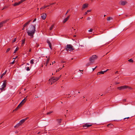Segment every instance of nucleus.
<instances>
[{"instance_id":"obj_1","label":"nucleus","mask_w":135,"mask_h":135,"mask_svg":"<svg viewBox=\"0 0 135 135\" xmlns=\"http://www.w3.org/2000/svg\"><path fill=\"white\" fill-rule=\"evenodd\" d=\"M36 25H30L28 27V29H27V32L28 35L30 36L31 38H33V35L36 31Z\"/></svg>"},{"instance_id":"obj_2","label":"nucleus","mask_w":135,"mask_h":135,"mask_svg":"<svg viewBox=\"0 0 135 135\" xmlns=\"http://www.w3.org/2000/svg\"><path fill=\"white\" fill-rule=\"evenodd\" d=\"M65 49L67 51H73L74 50L72 45L71 44H68L65 46Z\"/></svg>"},{"instance_id":"obj_3","label":"nucleus","mask_w":135,"mask_h":135,"mask_svg":"<svg viewBox=\"0 0 135 135\" xmlns=\"http://www.w3.org/2000/svg\"><path fill=\"white\" fill-rule=\"evenodd\" d=\"M128 88L129 89H131V87L126 85H124L117 88V89L120 90L125 89Z\"/></svg>"},{"instance_id":"obj_4","label":"nucleus","mask_w":135,"mask_h":135,"mask_svg":"<svg viewBox=\"0 0 135 135\" xmlns=\"http://www.w3.org/2000/svg\"><path fill=\"white\" fill-rule=\"evenodd\" d=\"M97 57L96 55L92 56L90 58L89 60L93 62V61L97 59Z\"/></svg>"},{"instance_id":"obj_5","label":"nucleus","mask_w":135,"mask_h":135,"mask_svg":"<svg viewBox=\"0 0 135 135\" xmlns=\"http://www.w3.org/2000/svg\"><path fill=\"white\" fill-rule=\"evenodd\" d=\"M6 81H4L3 84L2 85V87L0 88V90L1 91H2L4 89L6 85Z\"/></svg>"},{"instance_id":"obj_6","label":"nucleus","mask_w":135,"mask_h":135,"mask_svg":"<svg viewBox=\"0 0 135 135\" xmlns=\"http://www.w3.org/2000/svg\"><path fill=\"white\" fill-rule=\"evenodd\" d=\"M59 79V78H58V77H56L55 78H54V77H52L51 79L49 80H52L53 82H55L57 81Z\"/></svg>"},{"instance_id":"obj_7","label":"nucleus","mask_w":135,"mask_h":135,"mask_svg":"<svg viewBox=\"0 0 135 135\" xmlns=\"http://www.w3.org/2000/svg\"><path fill=\"white\" fill-rule=\"evenodd\" d=\"M92 124H88L87 123H86L83 126V127L85 128H87L91 126Z\"/></svg>"},{"instance_id":"obj_8","label":"nucleus","mask_w":135,"mask_h":135,"mask_svg":"<svg viewBox=\"0 0 135 135\" xmlns=\"http://www.w3.org/2000/svg\"><path fill=\"white\" fill-rule=\"evenodd\" d=\"M46 17V15L45 13H44L42 14L41 17L42 19L44 20Z\"/></svg>"},{"instance_id":"obj_9","label":"nucleus","mask_w":135,"mask_h":135,"mask_svg":"<svg viewBox=\"0 0 135 135\" xmlns=\"http://www.w3.org/2000/svg\"><path fill=\"white\" fill-rule=\"evenodd\" d=\"M47 42L48 43V44L49 45V46L51 49V50L52 49V46H51V43L50 42V41L48 40H47Z\"/></svg>"},{"instance_id":"obj_10","label":"nucleus","mask_w":135,"mask_h":135,"mask_svg":"<svg viewBox=\"0 0 135 135\" xmlns=\"http://www.w3.org/2000/svg\"><path fill=\"white\" fill-rule=\"evenodd\" d=\"M70 15H69L66 18H65L64 19V20L63 21V22L64 23H65L69 19V18Z\"/></svg>"},{"instance_id":"obj_11","label":"nucleus","mask_w":135,"mask_h":135,"mask_svg":"<svg viewBox=\"0 0 135 135\" xmlns=\"http://www.w3.org/2000/svg\"><path fill=\"white\" fill-rule=\"evenodd\" d=\"M46 57L47 58V61H46V63L45 65L46 66H47V65L48 63H49V62L50 60V57L49 56L48 57H47V56H46Z\"/></svg>"},{"instance_id":"obj_12","label":"nucleus","mask_w":135,"mask_h":135,"mask_svg":"<svg viewBox=\"0 0 135 135\" xmlns=\"http://www.w3.org/2000/svg\"><path fill=\"white\" fill-rule=\"evenodd\" d=\"M9 19H7L6 20L3 21L0 23V25H2L4 23H6L7 22L8 20Z\"/></svg>"},{"instance_id":"obj_13","label":"nucleus","mask_w":135,"mask_h":135,"mask_svg":"<svg viewBox=\"0 0 135 135\" xmlns=\"http://www.w3.org/2000/svg\"><path fill=\"white\" fill-rule=\"evenodd\" d=\"M27 99L26 98H25L20 103L21 105L23 104L26 101Z\"/></svg>"},{"instance_id":"obj_14","label":"nucleus","mask_w":135,"mask_h":135,"mask_svg":"<svg viewBox=\"0 0 135 135\" xmlns=\"http://www.w3.org/2000/svg\"><path fill=\"white\" fill-rule=\"evenodd\" d=\"M88 4H84L83 6L82 9H84L88 7Z\"/></svg>"},{"instance_id":"obj_15","label":"nucleus","mask_w":135,"mask_h":135,"mask_svg":"<svg viewBox=\"0 0 135 135\" xmlns=\"http://www.w3.org/2000/svg\"><path fill=\"white\" fill-rule=\"evenodd\" d=\"M127 2L125 1H122L120 2V4L122 5H124L127 3Z\"/></svg>"},{"instance_id":"obj_16","label":"nucleus","mask_w":135,"mask_h":135,"mask_svg":"<svg viewBox=\"0 0 135 135\" xmlns=\"http://www.w3.org/2000/svg\"><path fill=\"white\" fill-rule=\"evenodd\" d=\"M62 119H57L56 120L57 122V124L59 125H60V123Z\"/></svg>"},{"instance_id":"obj_17","label":"nucleus","mask_w":135,"mask_h":135,"mask_svg":"<svg viewBox=\"0 0 135 135\" xmlns=\"http://www.w3.org/2000/svg\"><path fill=\"white\" fill-rule=\"evenodd\" d=\"M21 125V123H19L14 126L15 128H18Z\"/></svg>"},{"instance_id":"obj_18","label":"nucleus","mask_w":135,"mask_h":135,"mask_svg":"<svg viewBox=\"0 0 135 135\" xmlns=\"http://www.w3.org/2000/svg\"><path fill=\"white\" fill-rule=\"evenodd\" d=\"M22 106L20 104L18 105V106L16 107V109L14 110H17L19 108Z\"/></svg>"},{"instance_id":"obj_19","label":"nucleus","mask_w":135,"mask_h":135,"mask_svg":"<svg viewBox=\"0 0 135 135\" xmlns=\"http://www.w3.org/2000/svg\"><path fill=\"white\" fill-rule=\"evenodd\" d=\"M31 20H29L26 23L23 25L24 27H25L26 26H27V25H28L29 23H30V22H31Z\"/></svg>"},{"instance_id":"obj_20","label":"nucleus","mask_w":135,"mask_h":135,"mask_svg":"<svg viewBox=\"0 0 135 135\" xmlns=\"http://www.w3.org/2000/svg\"><path fill=\"white\" fill-rule=\"evenodd\" d=\"M7 71L6 70L4 73H3L2 75H1L0 77L1 79L2 78H3V76L5 75L7 72Z\"/></svg>"},{"instance_id":"obj_21","label":"nucleus","mask_w":135,"mask_h":135,"mask_svg":"<svg viewBox=\"0 0 135 135\" xmlns=\"http://www.w3.org/2000/svg\"><path fill=\"white\" fill-rule=\"evenodd\" d=\"M50 6V5H48L47 6H44L43 7H42L40 8V9H44Z\"/></svg>"},{"instance_id":"obj_22","label":"nucleus","mask_w":135,"mask_h":135,"mask_svg":"<svg viewBox=\"0 0 135 135\" xmlns=\"http://www.w3.org/2000/svg\"><path fill=\"white\" fill-rule=\"evenodd\" d=\"M20 4V3H19V2H16L14 4L13 6H18Z\"/></svg>"},{"instance_id":"obj_23","label":"nucleus","mask_w":135,"mask_h":135,"mask_svg":"<svg viewBox=\"0 0 135 135\" xmlns=\"http://www.w3.org/2000/svg\"><path fill=\"white\" fill-rule=\"evenodd\" d=\"M92 62L90 61V62H88L86 64V66H88L91 65L92 64Z\"/></svg>"},{"instance_id":"obj_24","label":"nucleus","mask_w":135,"mask_h":135,"mask_svg":"<svg viewBox=\"0 0 135 135\" xmlns=\"http://www.w3.org/2000/svg\"><path fill=\"white\" fill-rule=\"evenodd\" d=\"M25 39H23L22 40V46H23V45L24 44L25 42Z\"/></svg>"},{"instance_id":"obj_25","label":"nucleus","mask_w":135,"mask_h":135,"mask_svg":"<svg viewBox=\"0 0 135 135\" xmlns=\"http://www.w3.org/2000/svg\"><path fill=\"white\" fill-rule=\"evenodd\" d=\"M25 119H22L20 120L19 123H21V124L24 122H25Z\"/></svg>"},{"instance_id":"obj_26","label":"nucleus","mask_w":135,"mask_h":135,"mask_svg":"<svg viewBox=\"0 0 135 135\" xmlns=\"http://www.w3.org/2000/svg\"><path fill=\"white\" fill-rule=\"evenodd\" d=\"M112 17H108L107 18V20L108 21H109L110 20H112Z\"/></svg>"},{"instance_id":"obj_27","label":"nucleus","mask_w":135,"mask_h":135,"mask_svg":"<svg viewBox=\"0 0 135 135\" xmlns=\"http://www.w3.org/2000/svg\"><path fill=\"white\" fill-rule=\"evenodd\" d=\"M108 70V69H107L106 70L104 71H101L100 72L101 74H103L104 73L106 72L107 70Z\"/></svg>"},{"instance_id":"obj_28","label":"nucleus","mask_w":135,"mask_h":135,"mask_svg":"<svg viewBox=\"0 0 135 135\" xmlns=\"http://www.w3.org/2000/svg\"><path fill=\"white\" fill-rule=\"evenodd\" d=\"M54 26V25H51V26L50 28V30H52V29L53 28Z\"/></svg>"},{"instance_id":"obj_29","label":"nucleus","mask_w":135,"mask_h":135,"mask_svg":"<svg viewBox=\"0 0 135 135\" xmlns=\"http://www.w3.org/2000/svg\"><path fill=\"white\" fill-rule=\"evenodd\" d=\"M34 59H32L30 60V63L31 64H32L34 63Z\"/></svg>"},{"instance_id":"obj_30","label":"nucleus","mask_w":135,"mask_h":135,"mask_svg":"<svg viewBox=\"0 0 135 135\" xmlns=\"http://www.w3.org/2000/svg\"><path fill=\"white\" fill-rule=\"evenodd\" d=\"M18 50V47H16V49L14 50V53H15L16 51H17Z\"/></svg>"},{"instance_id":"obj_31","label":"nucleus","mask_w":135,"mask_h":135,"mask_svg":"<svg viewBox=\"0 0 135 135\" xmlns=\"http://www.w3.org/2000/svg\"><path fill=\"white\" fill-rule=\"evenodd\" d=\"M25 68L26 69L27 71H30V69L29 67H26Z\"/></svg>"},{"instance_id":"obj_32","label":"nucleus","mask_w":135,"mask_h":135,"mask_svg":"<svg viewBox=\"0 0 135 135\" xmlns=\"http://www.w3.org/2000/svg\"><path fill=\"white\" fill-rule=\"evenodd\" d=\"M128 61L130 62H133V60L132 59H131L128 60Z\"/></svg>"},{"instance_id":"obj_33","label":"nucleus","mask_w":135,"mask_h":135,"mask_svg":"<svg viewBox=\"0 0 135 135\" xmlns=\"http://www.w3.org/2000/svg\"><path fill=\"white\" fill-rule=\"evenodd\" d=\"M26 0H21L20 1H19V3H20V4H21L23 2L25 1Z\"/></svg>"},{"instance_id":"obj_34","label":"nucleus","mask_w":135,"mask_h":135,"mask_svg":"<svg viewBox=\"0 0 135 135\" xmlns=\"http://www.w3.org/2000/svg\"><path fill=\"white\" fill-rule=\"evenodd\" d=\"M11 49V48H8L7 50L6 51V53H7V52H8L9 51V50H10Z\"/></svg>"},{"instance_id":"obj_35","label":"nucleus","mask_w":135,"mask_h":135,"mask_svg":"<svg viewBox=\"0 0 135 135\" xmlns=\"http://www.w3.org/2000/svg\"><path fill=\"white\" fill-rule=\"evenodd\" d=\"M16 38H14V39L12 41V43H13V42H15L16 41Z\"/></svg>"},{"instance_id":"obj_36","label":"nucleus","mask_w":135,"mask_h":135,"mask_svg":"<svg viewBox=\"0 0 135 135\" xmlns=\"http://www.w3.org/2000/svg\"><path fill=\"white\" fill-rule=\"evenodd\" d=\"M70 11V9H68V10L67 11L65 14V15H66L67 14V13L69 12Z\"/></svg>"},{"instance_id":"obj_37","label":"nucleus","mask_w":135,"mask_h":135,"mask_svg":"<svg viewBox=\"0 0 135 135\" xmlns=\"http://www.w3.org/2000/svg\"><path fill=\"white\" fill-rule=\"evenodd\" d=\"M88 31L89 32H92L93 31V29H91L89 30H88Z\"/></svg>"},{"instance_id":"obj_38","label":"nucleus","mask_w":135,"mask_h":135,"mask_svg":"<svg viewBox=\"0 0 135 135\" xmlns=\"http://www.w3.org/2000/svg\"><path fill=\"white\" fill-rule=\"evenodd\" d=\"M101 74V73H100V72H98L97 73V75H99L100 74Z\"/></svg>"},{"instance_id":"obj_39","label":"nucleus","mask_w":135,"mask_h":135,"mask_svg":"<svg viewBox=\"0 0 135 135\" xmlns=\"http://www.w3.org/2000/svg\"><path fill=\"white\" fill-rule=\"evenodd\" d=\"M97 67V66H96L94 68H93V71H94L96 69V68Z\"/></svg>"},{"instance_id":"obj_40","label":"nucleus","mask_w":135,"mask_h":135,"mask_svg":"<svg viewBox=\"0 0 135 135\" xmlns=\"http://www.w3.org/2000/svg\"><path fill=\"white\" fill-rule=\"evenodd\" d=\"M15 60H14V61H13L12 62H11L10 63V64H14V63H15Z\"/></svg>"},{"instance_id":"obj_41","label":"nucleus","mask_w":135,"mask_h":135,"mask_svg":"<svg viewBox=\"0 0 135 135\" xmlns=\"http://www.w3.org/2000/svg\"><path fill=\"white\" fill-rule=\"evenodd\" d=\"M61 68H59L56 71V72H57L58 71H59L60 70H61Z\"/></svg>"},{"instance_id":"obj_42","label":"nucleus","mask_w":135,"mask_h":135,"mask_svg":"<svg viewBox=\"0 0 135 135\" xmlns=\"http://www.w3.org/2000/svg\"><path fill=\"white\" fill-rule=\"evenodd\" d=\"M52 112H49L47 113V114H50L51 113H52Z\"/></svg>"},{"instance_id":"obj_43","label":"nucleus","mask_w":135,"mask_h":135,"mask_svg":"<svg viewBox=\"0 0 135 135\" xmlns=\"http://www.w3.org/2000/svg\"><path fill=\"white\" fill-rule=\"evenodd\" d=\"M90 18L89 17H88L87 18V20H90Z\"/></svg>"},{"instance_id":"obj_44","label":"nucleus","mask_w":135,"mask_h":135,"mask_svg":"<svg viewBox=\"0 0 135 135\" xmlns=\"http://www.w3.org/2000/svg\"><path fill=\"white\" fill-rule=\"evenodd\" d=\"M91 11V10H87L86 12H87V13L88 12H90Z\"/></svg>"},{"instance_id":"obj_45","label":"nucleus","mask_w":135,"mask_h":135,"mask_svg":"<svg viewBox=\"0 0 135 135\" xmlns=\"http://www.w3.org/2000/svg\"><path fill=\"white\" fill-rule=\"evenodd\" d=\"M6 8V6H5L4 7V8L2 9V10H3L4 9H5Z\"/></svg>"},{"instance_id":"obj_46","label":"nucleus","mask_w":135,"mask_h":135,"mask_svg":"<svg viewBox=\"0 0 135 135\" xmlns=\"http://www.w3.org/2000/svg\"><path fill=\"white\" fill-rule=\"evenodd\" d=\"M65 61H61V63H65Z\"/></svg>"},{"instance_id":"obj_47","label":"nucleus","mask_w":135,"mask_h":135,"mask_svg":"<svg viewBox=\"0 0 135 135\" xmlns=\"http://www.w3.org/2000/svg\"><path fill=\"white\" fill-rule=\"evenodd\" d=\"M36 18H35L34 20H33V22H34L35 21H36Z\"/></svg>"},{"instance_id":"obj_48","label":"nucleus","mask_w":135,"mask_h":135,"mask_svg":"<svg viewBox=\"0 0 135 135\" xmlns=\"http://www.w3.org/2000/svg\"><path fill=\"white\" fill-rule=\"evenodd\" d=\"M87 13H88L86 12H85L84 15H87Z\"/></svg>"},{"instance_id":"obj_49","label":"nucleus","mask_w":135,"mask_h":135,"mask_svg":"<svg viewBox=\"0 0 135 135\" xmlns=\"http://www.w3.org/2000/svg\"><path fill=\"white\" fill-rule=\"evenodd\" d=\"M55 63V61H54L52 62V64H54Z\"/></svg>"},{"instance_id":"obj_50","label":"nucleus","mask_w":135,"mask_h":135,"mask_svg":"<svg viewBox=\"0 0 135 135\" xmlns=\"http://www.w3.org/2000/svg\"><path fill=\"white\" fill-rule=\"evenodd\" d=\"M28 118H26L25 119H25V120H26L27 119H28Z\"/></svg>"},{"instance_id":"obj_51","label":"nucleus","mask_w":135,"mask_h":135,"mask_svg":"<svg viewBox=\"0 0 135 135\" xmlns=\"http://www.w3.org/2000/svg\"><path fill=\"white\" fill-rule=\"evenodd\" d=\"M129 118V117H127V118H124V119H128Z\"/></svg>"},{"instance_id":"obj_52","label":"nucleus","mask_w":135,"mask_h":135,"mask_svg":"<svg viewBox=\"0 0 135 135\" xmlns=\"http://www.w3.org/2000/svg\"><path fill=\"white\" fill-rule=\"evenodd\" d=\"M31 51V49L30 48V49L28 51L29 52H30Z\"/></svg>"},{"instance_id":"obj_53","label":"nucleus","mask_w":135,"mask_h":135,"mask_svg":"<svg viewBox=\"0 0 135 135\" xmlns=\"http://www.w3.org/2000/svg\"><path fill=\"white\" fill-rule=\"evenodd\" d=\"M38 97L37 96L35 95V98H38Z\"/></svg>"},{"instance_id":"obj_54","label":"nucleus","mask_w":135,"mask_h":135,"mask_svg":"<svg viewBox=\"0 0 135 135\" xmlns=\"http://www.w3.org/2000/svg\"><path fill=\"white\" fill-rule=\"evenodd\" d=\"M61 77V75H60V76H59V77H58V78H59V79Z\"/></svg>"},{"instance_id":"obj_55","label":"nucleus","mask_w":135,"mask_h":135,"mask_svg":"<svg viewBox=\"0 0 135 135\" xmlns=\"http://www.w3.org/2000/svg\"><path fill=\"white\" fill-rule=\"evenodd\" d=\"M55 3H52L50 4V5H51L53 4H54Z\"/></svg>"},{"instance_id":"obj_56","label":"nucleus","mask_w":135,"mask_h":135,"mask_svg":"<svg viewBox=\"0 0 135 135\" xmlns=\"http://www.w3.org/2000/svg\"><path fill=\"white\" fill-rule=\"evenodd\" d=\"M26 64L28 65H29V64L28 63H26Z\"/></svg>"},{"instance_id":"obj_57","label":"nucleus","mask_w":135,"mask_h":135,"mask_svg":"<svg viewBox=\"0 0 135 135\" xmlns=\"http://www.w3.org/2000/svg\"><path fill=\"white\" fill-rule=\"evenodd\" d=\"M119 83H116V84H119Z\"/></svg>"},{"instance_id":"obj_58","label":"nucleus","mask_w":135,"mask_h":135,"mask_svg":"<svg viewBox=\"0 0 135 135\" xmlns=\"http://www.w3.org/2000/svg\"><path fill=\"white\" fill-rule=\"evenodd\" d=\"M24 27H23V28H22V30H24Z\"/></svg>"},{"instance_id":"obj_59","label":"nucleus","mask_w":135,"mask_h":135,"mask_svg":"<svg viewBox=\"0 0 135 135\" xmlns=\"http://www.w3.org/2000/svg\"><path fill=\"white\" fill-rule=\"evenodd\" d=\"M40 133V132H39L38 133H37V134H39Z\"/></svg>"},{"instance_id":"obj_60","label":"nucleus","mask_w":135,"mask_h":135,"mask_svg":"<svg viewBox=\"0 0 135 135\" xmlns=\"http://www.w3.org/2000/svg\"><path fill=\"white\" fill-rule=\"evenodd\" d=\"M79 70L80 71H83V70Z\"/></svg>"},{"instance_id":"obj_61","label":"nucleus","mask_w":135,"mask_h":135,"mask_svg":"<svg viewBox=\"0 0 135 135\" xmlns=\"http://www.w3.org/2000/svg\"><path fill=\"white\" fill-rule=\"evenodd\" d=\"M118 73V71H116L115 72V73L116 74V73Z\"/></svg>"},{"instance_id":"obj_62","label":"nucleus","mask_w":135,"mask_h":135,"mask_svg":"<svg viewBox=\"0 0 135 135\" xmlns=\"http://www.w3.org/2000/svg\"><path fill=\"white\" fill-rule=\"evenodd\" d=\"M2 26V25H0V28H1Z\"/></svg>"},{"instance_id":"obj_63","label":"nucleus","mask_w":135,"mask_h":135,"mask_svg":"<svg viewBox=\"0 0 135 135\" xmlns=\"http://www.w3.org/2000/svg\"><path fill=\"white\" fill-rule=\"evenodd\" d=\"M17 56L16 57H15V58H13V59H16V58H17Z\"/></svg>"},{"instance_id":"obj_64","label":"nucleus","mask_w":135,"mask_h":135,"mask_svg":"<svg viewBox=\"0 0 135 135\" xmlns=\"http://www.w3.org/2000/svg\"><path fill=\"white\" fill-rule=\"evenodd\" d=\"M62 67H64V65H63Z\"/></svg>"}]
</instances>
